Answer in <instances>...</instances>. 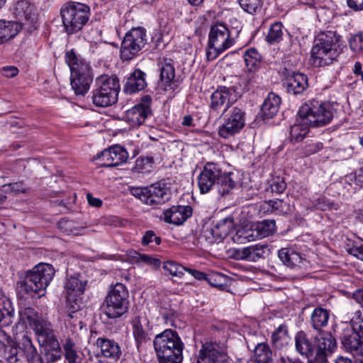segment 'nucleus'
<instances>
[{"instance_id":"obj_1","label":"nucleus","mask_w":363,"mask_h":363,"mask_svg":"<svg viewBox=\"0 0 363 363\" xmlns=\"http://www.w3.org/2000/svg\"><path fill=\"white\" fill-rule=\"evenodd\" d=\"M235 177L233 172L223 171L220 164L207 162L198 176V186L201 194L208 193L215 187L223 196L235 188Z\"/></svg>"},{"instance_id":"obj_2","label":"nucleus","mask_w":363,"mask_h":363,"mask_svg":"<svg viewBox=\"0 0 363 363\" xmlns=\"http://www.w3.org/2000/svg\"><path fill=\"white\" fill-rule=\"evenodd\" d=\"M18 313L20 320L28 323L33 330L41 347H49L50 350L60 349L50 323L46 320L42 314L31 307L22 308Z\"/></svg>"},{"instance_id":"obj_3","label":"nucleus","mask_w":363,"mask_h":363,"mask_svg":"<svg viewBox=\"0 0 363 363\" xmlns=\"http://www.w3.org/2000/svg\"><path fill=\"white\" fill-rule=\"evenodd\" d=\"M340 36L335 32L328 30L320 33L314 40L311 49V60L314 66L330 65L341 53Z\"/></svg>"},{"instance_id":"obj_4","label":"nucleus","mask_w":363,"mask_h":363,"mask_svg":"<svg viewBox=\"0 0 363 363\" xmlns=\"http://www.w3.org/2000/svg\"><path fill=\"white\" fill-rule=\"evenodd\" d=\"M153 345L160 363H182L184 345L177 332L164 330L155 336Z\"/></svg>"},{"instance_id":"obj_5","label":"nucleus","mask_w":363,"mask_h":363,"mask_svg":"<svg viewBox=\"0 0 363 363\" xmlns=\"http://www.w3.org/2000/svg\"><path fill=\"white\" fill-rule=\"evenodd\" d=\"M335 112L331 103L313 99L300 107L298 116L312 127H323L331 123Z\"/></svg>"},{"instance_id":"obj_6","label":"nucleus","mask_w":363,"mask_h":363,"mask_svg":"<svg viewBox=\"0 0 363 363\" xmlns=\"http://www.w3.org/2000/svg\"><path fill=\"white\" fill-rule=\"evenodd\" d=\"M64 30L67 35L80 31L86 24L90 16L89 6L77 1L65 4L60 9Z\"/></svg>"},{"instance_id":"obj_7","label":"nucleus","mask_w":363,"mask_h":363,"mask_svg":"<svg viewBox=\"0 0 363 363\" xmlns=\"http://www.w3.org/2000/svg\"><path fill=\"white\" fill-rule=\"evenodd\" d=\"M65 61L71 71V86L77 95L84 96L89 89L92 82L89 65L78 58L72 51L65 55Z\"/></svg>"},{"instance_id":"obj_8","label":"nucleus","mask_w":363,"mask_h":363,"mask_svg":"<svg viewBox=\"0 0 363 363\" xmlns=\"http://www.w3.org/2000/svg\"><path fill=\"white\" fill-rule=\"evenodd\" d=\"M55 275V269L50 264L40 263L28 272L21 284V289L27 294L33 296L43 292Z\"/></svg>"},{"instance_id":"obj_9","label":"nucleus","mask_w":363,"mask_h":363,"mask_svg":"<svg viewBox=\"0 0 363 363\" xmlns=\"http://www.w3.org/2000/svg\"><path fill=\"white\" fill-rule=\"evenodd\" d=\"M96 88L91 92L93 104L99 107H108L116 103L120 84L116 77L101 75L96 78Z\"/></svg>"},{"instance_id":"obj_10","label":"nucleus","mask_w":363,"mask_h":363,"mask_svg":"<svg viewBox=\"0 0 363 363\" xmlns=\"http://www.w3.org/2000/svg\"><path fill=\"white\" fill-rule=\"evenodd\" d=\"M128 304L127 288L124 284L117 283L109 291L101 306V311L108 318H118L128 311Z\"/></svg>"},{"instance_id":"obj_11","label":"nucleus","mask_w":363,"mask_h":363,"mask_svg":"<svg viewBox=\"0 0 363 363\" xmlns=\"http://www.w3.org/2000/svg\"><path fill=\"white\" fill-rule=\"evenodd\" d=\"M233 44L234 40L230 37V30L223 23L213 25L208 34L206 51L207 60H215Z\"/></svg>"},{"instance_id":"obj_12","label":"nucleus","mask_w":363,"mask_h":363,"mask_svg":"<svg viewBox=\"0 0 363 363\" xmlns=\"http://www.w3.org/2000/svg\"><path fill=\"white\" fill-rule=\"evenodd\" d=\"M147 41L146 30L141 27L132 28L128 31L121 45V58L129 61L135 57Z\"/></svg>"},{"instance_id":"obj_13","label":"nucleus","mask_w":363,"mask_h":363,"mask_svg":"<svg viewBox=\"0 0 363 363\" xmlns=\"http://www.w3.org/2000/svg\"><path fill=\"white\" fill-rule=\"evenodd\" d=\"M196 363H230V359L223 345L206 342L198 351Z\"/></svg>"},{"instance_id":"obj_14","label":"nucleus","mask_w":363,"mask_h":363,"mask_svg":"<svg viewBox=\"0 0 363 363\" xmlns=\"http://www.w3.org/2000/svg\"><path fill=\"white\" fill-rule=\"evenodd\" d=\"M245 125V111L240 107H233L225 122L219 127L218 135L228 139L239 133Z\"/></svg>"},{"instance_id":"obj_15","label":"nucleus","mask_w":363,"mask_h":363,"mask_svg":"<svg viewBox=\"0 0 363 363\" xmlns=\"http://www.w3.org/2000/svg\"><path fill=\"white\" fill-rule=\"evenodd\" d=\"M86 280L79 274L69 275L65 283L67 304L74 310L79 308L80 297L84 294Z\"/></svg>"},{"instance_id":"obj_16","label":"nucleus","mask_w":363,"mask_h":363,"mask_svg":"<svg viewBox=\"0 0 363 363\" xmlns=\"http://www.w3.org/2000/svg\"><path fill=\"white\" fill-rule=\"evenodd\" d=\"M151 97L148 95L141 98L140 101L125 112V120L132 126H139L151 115Z\"/></svg>"},{"instance_id":"obj_17","label":"nucleus","mask_w":363,"mask_h":363,"mask_svg":"<svg viewBox=\"0 0 363 363\" xmlns=\"http://www.w3.org/2000/svg\"><path fill=\"white\" fill-rule=\"evenodd\" d=\"M239 97H240V90H236L235 94L231 86H220L211 94L210 106L215 111H218L225 106L223 111L225 112Z\"/></svg>"},{"instance_id":"obj_18","label":"nucleus","mask_w":363,"mask_h":363,"mask_svg":"<svg viewBox=\"0 0 363 363\" xmlns=\"http://www.w3.org/2000/svg\"><path fill=\"white\" fill-rule=\"evenodd\" d=\"M128 157L126 150L120 145L104 150L95 157L102 167H112L124 163Z\"/></svg>"},{"instance_id":"obj_19","label":"nucleus","mask_w":363,"mask_h":363,"mask_svg":"<svg viewBox=\"0 0 363 363\" xmlns=\"http://www.w3.org/2000/svg\"><path fill=\"white\" fill-rule=\"evenodd\" d=\"M278 257L285 266L291 269L301 270L306 268L308 264L303 255L291 247L279 250Z\"/></svg>"},{"instance_id":"obj_20","label":"nucleus","mask_w":363,"mask_h":363,"mask_svg":"<svg viewBox=\"0 0 363 363\" xmlns=\"http://www.w3.org/2000/svg\"><path fill=\"white\" fill-rule=\"evenodd\" d=\"M145 203L147 205L164 203L170 199L171 192L166 183L158 182L146 187Z\"/></svg>"},{"instance_id":"obj_21","label":"nucleus","mask_w":363,"mask_h":363,"mask_svg":"<svg viewBox=\"0 0 363 363\" xmlns=\"http://www.w3.org/2000/svg\"><path fill=\"white\" fill-rule=\"evenodd\" d=\"M352 328L346 325L341 335V343L345 350L354 355H363V340Z\"/></svg>"},{"instance_id":"obj_22","label":"nucleus","mask_w":363,"mask_h":363,"mask_svg":"<svg viewBox=\"0 0 363 363\" xmlns=\"http://www.w3.org/2000/svg\"><path fill=\"white\" fill-rule=\"evenodd\" d=\"M270 252L269 247L266 243H257L238 249L235 251V257L238 259L257 262L264 258Z\"/></svg>"},{"instance_id":"obj_23","label":"nucleus","mask_w":363,"mask_h":363,"mask_svg":"<svg viewBox=\"0 0 363 363\" xmlns=\"http://www.w3.org/2000/svg\"><path fill=\"white\" fill-rule=\"evenodd\" d=\"M13 13L16 18L21 22L31 24L35 26L37 19L36 9L28 0H19L13 6Z\"/></svg>"},{"instance_id":"obj_24","label":"nucleus","mask_w":363,"mask_h":363,"mask_svg":"<svg viewBox=\"0 0 363 363\" xmlns=\"http://www.w3.org/2000/svg\"><path fill=\"white\" fill-rule=\"evenodd\" d=\"M336 348V340L330 333L322 332L316 335L315 338V354L328 357L331 355Z\"/></svg>"},{"instance_id":"obj_25","label":"nucleus","mask_w":363,"mask_h":363,"mask_svg":"<svg viewBox=\"0 0 363 363\" xmlns=\"http://www.w3.org/2000/svg\"><path fill=\"white\" fill-rule=\"evenodd\" d=\"M192 210L189 206H173L164 211L165 222L179 225L191 216Z\"/></svg>"},{"instance_id":"obj_26","label":"nucleus","mask_w":363,"mask_h":363,"mask_svg":"<svg viewBox=\"0 0 363 363\" xmlns=\"http://www.w3.org/2000/svg\"><path fill=\"white\" fill-rule=\"evenodd\" d=\"M284 85L288 93L294 95L301 94L308 87L307 76L303 73L294 72L286 78Z\"/></svg>"},{"instance_id":"obj_27","label":"nucleus","mask_w":363,"mask_h":363,"mask_svg":"<svg viewBox=\"0 0 363 363\" xmlns=\"http://www.w3.org/2000/svg\"><path fill=\"white\" fill-rule=\"evenodd\" d=\"M133 333L138 344L149 339V320L145 315H138L132 320Z\"/></svg>"},{"instance_id":"obj_28","label":"nucleus","mask_w":363,"mask_h":363,"mask_svg":"<svg viewBox=\"0 0 363 363\" xmlns=\"http://www.w3.org/2000/svg\"><path fill=\"white\" fill-rule=\"evenodd\" d=\"M295 350L301 356L309 358L313 356L315 345L303 331H298L294 337Z\"/></svg>"},{"instance_id":"obj_29","label":"nucleus","mask_w":363,"mask_h":363,"mask_svg":"<svg viewBox=\"0 0 363 363\" xmlns=\"http://www.w3.org/2000/svg\"><path fill=\"white\" fill-rule=\"evenodd\" d=\"M145 76V73L140 69H135L127 79L126 83L124 86L125 92L129 94H133L144 89L147 86Z\"/></svg>"},{"instance_id":"obj_30","label":"nucleus","mask_w":363,"mask_h":363,"mask_svg":"<svg viewBox=\"0 0 363 363\" xmlns=\"http://www.w3.org/2000/svg\"><path fill=\"white\" fill-rule=\"evenodd\" d=\"M22 29V23L0 19V44L13 38Z\"/></svg>"},{"instance_id":"obj_31","label":"nucleus","mask_w":363,"mask_h":363,"mask_svg":"<svg viewBox=\"0 0 363 363\" xmlns=\"http://www.w3.org/2000/svg\"><path fill=\"white\" fill-rule=\"evenodd\" d=\"M175 77V69L170 59H164L160 67V83L164 86V89H172V84Z\"/></svg>"},{"instance_id":"obj_32","label":"nucleus","mask_w":363,"mask_h":363,"mask_svg":"<svg viewBox=\"0 0 363 363\" xmlns=\"http://www.w3.org/2000/svg\"><path fill=\"white\" fill-rule=\"evenodd\" d=\"M96 345L101 348L103 355L106 357L116 359L121 355L119 345L113 340L99 337L96 340Z\"/></svg>"},{"instance_id":"obj_33","label":"nucleus","mask_w":363,"mask_h":363,"mask_svg":"<svg viewBox=\"0 0 363 363\" xmlns=\"http://www.w3.org/2000/svg\"><path fill=\"white\" fill-rule=\"evenodd\" d=\"M281 99L274 93H269L267 98L264 100L261 112L264 119H270L278 112Z\"/></svg>"},{"instance_id":"obj_34","label":"nucleus","mask_w":363,"mask_h":363,"mask_svg":"<svg viewBox=\"0 0 363 363\" xmlns=\"http://www.w3.org/2000/svg\"><path fill=\"white\" fill-rule=\"evenodd\" d=\"M234 228V223L232 218H225L218 221L216 225L211 229V235L216 239H223Z\"/></svg>"},{"instance_id":"obj_35","label":"nucleus","mask_w":363,"mask_h":363,"mask_svg":"<svg viewBox=\"0 0 363 363\" xmlns=\"http://www.w3.org/2000/svg\"><path fill=\"white\" fill-rule=\"evenodd\" d=\"M255 359H250L247 363H272V352L268 344L261 342L257 345L254 350Z\"/></svg>"},{"instance_id":"obj_36","label":"nucleus","mask_w":363,"mask_h":363,"mask_svg":"<svg viewBox=\"0 0 363 363\" xmlns=\"http://www.w3.org/2000/svg\"><path fill=\"white\" fill-rule=\"evenodd\" d=\"M289 336L286 325H280L272 335V343L278 350H281L289 343Z\"/></svg>"},{"instance_id":"obj_37","label":"nucleus","mask_w":363,"mask_h":363,"mask_svg":"<svg viewBox=\"0 0 363 363\" xmlns=\"http://www.w3.org/2000/svg\"><path fill=\"white\" fill-rule=\"evenodd\" d=\"M311 125L303 121L300 116L296 123L291 126L290 131L291 140L294 143L302 141L307 135Z\"/></svg>"},{"instance_id":"obj_38","label":"nucleus","mask_w":363,"mask_h":363,"mask_svg":"<svg viewBox=\"0 0 363 363\" xmlns=\"http://www.w3.org/2000/svg\"><path fill=\"white\" fill-rule=\"evenodd\" d=\"M329 311L323 308H315L311 315V324L315 330H320L328 325Z\"/></svg>"},{"instance_id":"obj_39","label":"nucleus","mask_w":363,"mask_h":363,"mask_svg":"<svg viewBox=\"0 0 363 363\" xmlns=\"http://www.w3.org/2000/svg\"><path fill=\"white\" fill-rule=\"evenodd\" d=\"M62 347L67 363H81V353L77 350L75 342L71 338L65 340Z\"/></svg>"},{"instance_id":"obj_40","label":"nucleus","mask_w":363,"mask_h":363,"mask_svg":"<svg viewBox=\"0 0 363 363\" xmlns=\"http://www.w3.org/2000/svg\"><path fill=\"white\" fill-rule=\"evenodd\" d=\"M260 238L272 235L275 231V221L274 220H264L255 225Z\"/></svg>"},{"instance_id":"obj_41","label":"nucleus","mask_w":363,"mask_h":363,"mask_svg":"<svg viewBox=\"0 0 363 363\" xmlns=\"http://www.w3.org/2000/svg\"><path fill=\"white\" fill-rule=\"evenodd\" d=\"M283 34V25L280 22H275L269 29L267 41L271 44L279 43L282 39Z\"/></svg>"},{"instance_id":"obj_42","label":"nucleus","mask_w":363,"mask_h":363,"mask_svg":"<svg viewBox=\"0 0 363 363\" xmlns=\"http://www.w3.org/2000/svg\"><path fill=\"white\" fill-rule=\"evenodd\" d=\"M261 56L254 48L248 49L245 52L244 60L249 70L255 69L260 63Z\"/></svg>"},{"instance_id":"obj_43","label":"nucleus","mask_w":363,"mask_h":363,"mask_svg":"<svg viewBox=\"0 0 363 363\" xmlns=\"http://www.w3.org/2000/svg\"><path fill=\"white\" fill-rule=\"evenodd\" d=\"M24 353L26 356L28 363H43V359L38 357L36 348L33 345L30 339L27 338L23 342Z\"/></svg>"},{"instance_id":"obj_44","label":"nucleus","mask_w":363,"mask_h":363,"mask_svg":"<svg viewBox=\"0 0 363 363\" xmlns=\"http://www.w3.org/2000/svg\"><path fill=\"white\" fill-rule=\"evenodd\" d=\"M162 268L169 274L181 277L184 275V272L186 271V267H184L177 262L167 261L163 263Z\"/></svg>"},{"instance_id":"obj_45","label":"nucleus","mask_w":363,"mask_h":363,"mask_svg":"<svg viewBox=\"0 0 363 363\" xmlns=\"http://www.w3.org/2000/svg\"><path fill=\"white\" fill-rule=\"evenodd\" d=\"M252 79V76L250 74H245L242 75L239 79L235 85L231 86L233 91L235 94H236V90L240 91V96L245 91L249 90V86Z\"/></svg>"},{"instance_id":"obj_46","label":"nucleus","mask_w":363,"mask_h":363,"mask_svg":"<svg viewBox=\"0 0 363 363\" xmlns=\"http://www.w3.org/2000/svg\"><path fill=\"white\" fill-rule=\"evenodd\" d=\"M350 327L363 337V314L361 311H357L354 313Z\"/></svg>"},{"instance_id":"obj_47","label":"nucleus","mask_w":363,"mask_h":363,"mask_svg":"<svg viewBox=\"0 0 363 363\" xmlns=\"http://www.w3.org/2000/svg\"><path fill=\"white\" fill-rule=\"evenodd\" d=\"M262 0H238L242 9L249 13H254L260 9Z\"/></svg>"},{"instance_id":"obj_48","label":"nucleus","mask_w":363,"mask_h":363,"mask_svg":"<svg viewBox=\"0 0 363 363\" xmlns=\"http://www.w3.org/2000/svg\"><path fill=\"white\" fill-rule=\"evenodd\" d=\"M153 165L152 157H140L135 162V169L142 173L148 172L151 170Z\"/></svg>"},{"instance_id":"obj_49","label":"nucleus","mask_w":363,"mask_h":363,"mask_svg":"<svg viewBox=\"0 0 363 363\" xmlns=\"http://www.w3.org/2000/svg\"><path fill=\"white\" fill-rule=\"evenodd\" d=\"M349 45L353 52H363V32L352 36L349 40Z\"/></svg>"},{"instance_id":"obj_50","label":"nucleus","mask_w":363,"mask_h":363,"mask_svg":"<svg viewBox=\"0 0 363 363\" xmlns=\"http://www.w3.org/2000/svg\"><path fill=\"white\" fill-rule=\"evenodd\" d=\"M58 228L67 235L78 233V229L74 227V222L67 219H62L57 223Z\"/></svg>"},{"instance_id":"obj_51","label":"nucleus","mask_w":363,"mask_h":363,"mask_svg":"<svg viewBox=\"0 0 363 363\" xmlns=\"http://www.w3.org/2000/svg\"><path fill=\"white\" fill-rule=\"evenodd\" d=\"M272 212L278 215L287 213L290 211L289 205L281 199L272 200Z\"/></svg>"},{"instance_id":"obj_52","label":"nucleus","mask_w":363,"mask_h":363,"mask_svg":"<svg viewBox=\"0 0 363 363\" xmlns=\"http://www.w3.org/2000/svg\"><path fill=\"white\" fill-rule=\"evenodd\" d=\"M3 191L5 193H13V194H19V193H25L26 192L27 187L23 182H14L9 184H5L2 186Z\"/></svg>"},{"instance_id":"obj_53","label":"nucleus","mask_w":363,"mask_h":363,"mask_svg":"<svg viewBox=\"0 0 363 363\" xmlns=\"http://www.w3.org/2000/svg\"><path fill=\"white\" fill-rule=\"evenodd\" d=\"M286 188V184L282 178L277 177L272 180L269 189L272 193L281 194Z\"/></svg>"},{"instance_id":"obj_54","label":"nucleus","mask_w":363,"mask_h":363,"mask_svg":"<svg viewBox=\"0 0 363 363\" xmlns=\"http://www.w3.org/2000/svg\"><path fill=\"white\" fill-rule=\"evenodd\" d=\"M317 208L321 211L326 210H337L339 208L338 204L330 201L325 197L319 198L316 201Z\"/></svg>"},{"instance_id":"obj_55","label":"nucleus","mask_w":363,"mask_h":363,"mask_svg":"<svg viewBox=\"0 0 363 363\" xmlns=\"http://www.w3.org/2000/svg\"><path fill=\"white\" fill-rule=\"evenodd\" d=\"M13 310L11 303L5 298L0 299V322L7 316H11Z\"/></svg>"},{"instance_id":"obj_56","label":"nucleus","mask_w":363,"mask_h":363,"mask_svg":"<svg viewBox=\"0 0 363 363\" xmlns=\"http://www.w3.org/2000/svg\"><path fill=\"white\" fill-rule=\"evenodd\" d=\"M135 258L137 262L145 263L153 267H157L160 265V261L157 259L151 257L147 255L139 254L137 252H135Z\"/></svg>"},{"instance_id":"obj_57","label":"nucleus","mask_w":363,"mask_h":363,"mask_svg":"<svg viewBox=\"0 0 363 363\" xmlns=\"http://www.w3.org/2000/svg\"><path fill=\"white\" fill-rule=\"evenodd\" d=\"M323 148V144L316 140H311L307 141L304 150L305 153L308 155L316 153Z\"/></svg>"},{"instance_id":"obj_58","label":"nucleus","mask_w":363,"mask_h":363,"mask_svg":"<svg viewBox=\"0 0 363 363\" xmlns=\"http://www.w3.org/2000/svg\"><path fill=\"white\" fill-rule=\"evenodd\" d=\"M239 233H240V236L243 237L247 242H252L255 240L260 239L255 227Z\"/></svg>"},{"instance_id":"obj_59","label":"nucleus","mask_w":363,"mask_h":363,"mask_svg":"<svg viewBox=\"0 0 363 363\" xmlns=\"http://www.w3.org/2000/svg\"><path fill=\"white\" fill-rule=\"evenodd\" d=\"M349 181H354L359 186H363V167L357 169L353 174L347 177Z\"/></svg>"},{"instance_id":"obj_60","label":"nucleus","mask_w":363,"mask_h":363,"mask_svg":"<svg viewBox=\"0 0 363 363\" xmlns=\"http://www.w3.org/2000/svg\"><path fill=\"white\" fill-rule=\"evenodd\" d=\"M223 277L219 274H206V279L208 284L215 287H221L223 284L220 283V280Z\"/></svg>"},{"instance_id":"obj_61","label":"nucleus","mask_w":363,"mask_h":363,"mask_svg":"<svg viewBox=\"0 0 363 363\" xmlns=\"http://www.w3.org/2000/svg\"><path fill=\"white\" fill-rule=\"evenodd\" d=\"M348 252L352 256L363 261V245H354L348 250Z\"/></svg>"},{"instance_id":"obj_62","label":"nucleus","mask_w":363,"mask_h":363,"mask_svg":"<svg viewBox=\"0 0 363 363\" xmlns=\"http://www.w3.org/2000/svg\"><path fill=\"white\" fill-rule=\"evenodd\" d=\"M2 75L8 78H11L16 76L18 73V69L14 66L4 67L1 69Z\"/></svg>"},{"instance_id":"obj_63","label":"nucleus","mask_w":363,"mask_h":363,"mask_svg":"<svg viewBox=\"0 0 363 363\" xmlns=\"http://www.w3.org/2000/svg\"><path fill=\"white\" fill-rule=\"evenodd\" d=\"M52 352H48L45 354L47 363L54 362L61 357V348L57 350H51Z\"/></svg>"},{"instance_id":"obj_64","label":"nucleus","mask_w":363,"mask_h":363,"mask_svg":"<svg viewBox=\"0 0 363 363\" xmlns=\"http://www.w3.org/2000/svg\"><path fill=\"white\" fill-rule=\"evenodd\" d=\"M347 3L354 11H363V0H347Z\"/></svg>"}]
</instances>
